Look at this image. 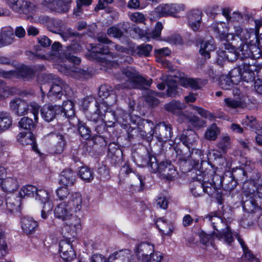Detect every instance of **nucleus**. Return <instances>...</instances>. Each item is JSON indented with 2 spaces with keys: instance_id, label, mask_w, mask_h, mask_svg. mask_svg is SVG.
Wrapping results in <instances>:
<instances>
[{
  "instance_id": "obj_16",
  "label": "nucleus",
  "mask_w": 262,
  "mask_h": 262,
  "mask_svg": "<svg viewBox=\"0 0 262 262\" xmlns=\"http://www.w3.org/2000/svg\"><path fill=\"white\" fill-rule=\"evenodd\" d=\"M184 9L185 6L182 4H163L156 7L154 13L158 17L173 16Z\"/></svg>"
},
{
  "instance_id": "obj_62",
  "label": "nucleus",
  "mask_w": 262,
  "mask_h": 262,
  "mask_svg": "<svg viewBox=\"0 0 262 262\" xmlns=\"http://www.w3.org/2000/svg\"><path fill=\"white\" fill-rule=\"evenodd\" d=\"M11 92L5 82L0 80V98L8 97Z\"/></svg>"
},
{
  "instance_id": "obj_22",
  "label": "nucleus",
  "mask_w": 262,
  "mask_h": 262,
  "mask_svg": "<svg viewBox=\"0 0 262 262\" xmlns=\"http://www.w3.org/2000/svg\"><path fill=\"white\" fill-rule=\"evenodd\" d=\"M21 229L27 234L34 233L38 227V223L32 217L24 216L20 221Z\"/></svg>"
},
{
  "instance_id": "obj_14",
  "label": "nucleus",
  "mask_w": 262,
  "mask_h": 262,
  "mask_svg": "<svg viewBox=\"0 0 262 262\" xmlns=\"http://www.w3.org/2000/svg\"><path fill=\"white\" fill-rule=\"evenodd\" d=\"M139 262H150L153 260L155 251L154 244L149 242H142L136 245L134 249Z\"/></svg>"
},
{
  "instance_id": "obj_23",
  "label": "nucleus",
  "mask_w": 262,
  "mask_h": 262,
  "mask_svg": "<svg viewBox=\"0 0 262 262\" xmlns=\"http://www.w3.org/2000/svg\"><path fill=\"white\" fill-rule=\"evenodd\" d=\"M211 28L216 37L222 40H229L230 35H232L226 34V25L224 22H213L211 25Z\"/></svg>"
},
{
  "instance_id": "obj_26",
  "label": "nucleus",
  "mask_w": 262,
  "mask_h": 262,
  "mask_svg": "<svg viewBox=\"0 0 262 262\" xmlns=\"http://www.w3.org/2000/svg\"><path fill=\"white\" fill-rule=\"evenodd\" d=\"M19 187V183L14 177H7L3 180L2 188L3 190L8 193H13Z\"/></svg>"
},
{
  "instance_id": "obj_40",
  "label": "nucleus",
  "mask_w": 262,
  "mask_h": 262,
  "mask_svg": "<svg viewBox=\"0 0 262 262\" xmlns=\"http://www.w3.org/2000/svg\"><path fill=\"white\" fill-rule=\"evenodd\" d=\"M71 0H56L55 12L66 13L70 8Z\"/></svg>"
},
{
  "instance_id": "obj_56",
  "label": "nucleus",
  "mask_w": 262,
  "mask_h": 262,
  "mask_svg": "<svg viewBox=\"0 0 262 262\" xmlns=\"http://www.w3.org/2000/svg\"><path fill=\"white\" fill-rule=\"evenodd\" d=\"M78 131L81 137L88 139L90 137L91 130L90 128L83 123L79 121Z\"/></svg>"
},
{
  "instance_id": "obj_38",
  "label": "nucleus",
  "mask_w": 262,
  "mask_h": 262,
  "mask_svg": "<svg viewBox=\"0 0 262 262\" xmlns=\"http://www.w3.org/2000/svg\"><path fill=\"white\" fill-rule=\"evenodd\" d=\"M60 107L61 113H63L66 117L70 118L74 117L75 111L74 108V103L73 101L71 100L64 101L62 106Z\"/></svg>"
},
{
  "instance_id": "obj_55",
  "label": "nucleus",
  "mask_w": 262,
  "mask_h": 262,
  "mask_svg": "<svg viewBox=\"0 0 262 262\" xmlns=\"http://www.w3.org/2000/svg\"><path fill=\"white\" fill-rule=\"evenodd\" d=\"M13 197L11 198H6V207L10 212L17 210L21 204V203L19 202H15V203H12L11 201H13Z\"/></svg>"
},
{
  "instance_id": "obj_52",
  "label": "nucleus",
  "mask_w": 262,
  "mask_h": 262,
  "mask_svg": "<svg viewBox=\"0 0 262 262\" xmlns=\"http://www.w3.org/2000/svg\"><path fill=\"white\" fill-rule=\"evenodd\" d=\"M20 75L24 78H30L34 75L32 68L24 66L20 68L19 71Z\"/></svg>"
},
{
  "instance_id": "obj_48",
  "label": "nucleus",
  "mask_w": 262,
  "mask_h": 262,
  "mask_svg": "<svg viewBox=\"0 0 262 262\" xmlns=\"http://www.w3.org/2000/svg\"><path fill=\"white\" fill-rule=\"evenodd\" d=\"M19 127L26 130H30L34 127L32 120L28 117L22 118L18 122Z\"/></svg>"
},
{
  "instance_id": "obj_54",
  "label": "nucleus",
  "mask_w": 262,
  "mask_h": 262,
  "mask_svg": "<svg viewBox=\"0 0 262 262\" xmlns=\"http://www.w3.org/2000/svg\"><path fill=\"white\" fill-rule=\"evenodd\" d=\"M55 137L57 141L56 152L57 154H60L63 150L64 147L66 145V141L64 140V137L62 135L57 134L55 135Z\"/></svg>"
},
{
  "instance_id": "obj_41",
  "label": "nucleus",
  "mask_w": 262,
  "mask_h": 262,
  "mask_svg": "<svg viewBox=\"0 0 262 262\" xmlns=\"http://www.w3.org/2000/svg\"><path fill=\"white\" fill-rule=\"evenodd\" d=\"M37 192V188L33 185H29L23 186L19 192L20 197L25 196L35 197L36 192Z\"/></svg>"
},
{
  "instance_id": "obj_5",
  "label": "nucleus",
  "mask_w": 262,
  "mask_h": 262,
  "mask_svg": "<svg viewBox=\"0 0 262 262\" xmlns=\"http://www.w3.org/2000/svg\"><path fill=\"white\" fill-rule=\"evenodd\" d=\"M113 116L112 120H108L114 125L118 123L123 128L125 129L129 138H134L135 136L141 137L146 136V133L148 132L149 127L146 125V122L143 121L146 119L141 120L138 116H133L128 114L122 109H117L116 113H111Z\"/></svg>"
},
{
  "instance_id": "obj_60",
  "label": "nucleus",
  "mask_w": 262,
  "mask_h": 262,
  "mask_svg": "<svg viewBox=\"0 0 262 262\" xmlns=\"http://www.w3.org/2000/svg\"><path fill=\"white\" fill-rule=\"evenodd\" d=\"M55 4L56 0H43L41 6L46 11L55 12Z\"/></svg>"
},
{
  "instance_id": "obj_7",
  "label": "nucleus",
  "mask_w": 262,
  "mask_h": 262,
  "mask_svg": "<svg viewBox=\"0 0 262 262\" xmlns=\"http://www.w3.org/2000/svg\"><path fill=\"white\" fill-rule=\"evenodd\" d=\"M99 43L92 48V53H98L101 55H107L108 57L114 58V55L111 52L114 50L117 52L116 56L120 58V62L131 63L133 59L128 54L129 50L122 46L115 45L110 40L105 34L99 35L97 37Z\"/></svg>"
},
{
  "instance_id": "obj_63",
  "label": "nucleus",
  "mask_w": 262,
  "mask_h": 262,
  "mask_svg": "<svg viewBox=\"0 0 262 262\" xmlns=\"http://www.w3.org/2000/svg\"><path fill=\"white\" fill-rule=\"evenodd\" d=\"M205 83L201 79H193L190 78L189 87L194 90L201 89Z\"/></svg>"
},
{
  "instance_id": "obj_21",
  "label": "nucleus",
  "mask_w": 262,
  "mask_h": 262,
  "mask_svg": "<svg viewBox=\"0 0 262 262\" xmlns=\"http://www.w3.org/2000/svg\"><path fill=\"white\" fill-rule=\"evenodd\" d=\"M85 204L84 198L79 192H73L71 193L68 204L72 207L75 212L81 211L82 206Z\"/></svg>"
},
{
  "instance_id": "obj_15",
  "label": "nucleus",
  "mask_w": 262,
  "mask_h": 262,
  "mask_svg": "<svg viewBox=\"0 0 262 262\" xmlns=\"http://www.w3.org/2000/svg\"><path fill=\"white\" fill-rule=\"evenodd\" d=\"M238 50L235 49L234 47L229 43H224V47L217 52L218 57L217 62L219 64H222L223 61L228 60L233 61L237 58L245 61V59H242L238 56Z\"/></svg>"
},
{
  "instance_id": "obj_47",
  "label": "nucleus",
  "mask_w": 262,
  "mask_h": 262,
  "mask_svg": "<svg viewBox=\"0 0 262 262\" xmlns=\"http://www.w3.org/2000/svg\"><path fill=\"white\" fill-rule=\"evenodd\" d=\"M231 139L228 135H223L217 143L218 147L224 152L230 148Z\"/></svg>"
},
{
  "instance_id": "obj_13",
  "label": "nucleus",
  "mask_w": 262,
  "mask_h": 262,
  "mask_svg": "<svg viewBox=\"0 0 262 262\" xmlns=\"http://www.w3.org/2000/svg\"><path fill=\"white\" fill-rule=\"evenodd\" d=\"M95 106L96 110L94 113L88 115L87 117L90 121L95 123L99 122L100 123V125H98L95 128L96 132L99 133L102 132L104 129V122L106 121V117H108L110 116L113 117L110 113H116V112H109L105 115L106 113V107L104 105L103 108V106L101 105L100 101H95Z\"/></svg>"
},
{
  "instance_id": "obj_51",
  "label": "nucleus",
  "mask_w": 262,
  "mask_h": 262,
  "mask_svg": "<svg viewBox=\"0 0 262 262\" xmlns=\"http://www.w3.org/2000/svg\"><path fill=\"white\" fill-rule=\"evenodd\" d=\"M177 174L174 166L168 163L167 167H166V171L164 173V177H165L168 180H172L176 177Z\"/></svg>"
},
{
  "instance_id": "obj_45",
  "label": "nucleus",
  "mask_w": 262,
  "mask_h": 262,
  "mask_svg": "<svg viewBox=\"0 0 262 262\" xmlns=\"http://www.w3.org/2000/svg\"><path fill=\"white\" fill-rule=\"evenodd\" d=\"M8 253V247L5 233L0 231V258L6 256Z\"/></svg>"
},
{
  "instance_id": "obj_44",
  "label": "nucleus",
  "mask_w": 262,
  "mask_h": 262,
  "mask_svg": "<svg viewBox=\"0 0 262 262\" xmlns=\"http://www.w3.org/2000/svg\"><path fill=\"white\" fill-rule=\"evenodd\" d=\"M142 164L150 167L152 172H158L159 164L157 163L156 157L148 156L147 158L142 162Z\"/></svg>"
},
{
  "instance_id": "obj_20",
  "label": "nucleus",
  "mask_w": 262,
  "mask_h": 262,
  "mask_svg": "<svg viewBox=\"0 0 262 262\" xmlns=\"http://www.w3.org/2000/svg\"><path fill=\"white\" fill-rule=\"evenodd\" d=\"M108 262H134L131 251L128 249L115 251L108 256Z\"/></svg>"
},
{
  "instance_id": "obj_64",
  "label": "nucleus",
  "mask_w": 262,
  "mask_h": 262,
  "mask_svg": "<svg viewBox=\"0 0 262 262\" xmlns=\"http://www.w3.org/2000/svg\"><path fill=\"white\" fill-rule=\"evenodd\" d=\"M130 19L134 22L137 23H141L144 21L145 18L142 13L139 12H136L133 13L130 15Z\"/></svg>"
},
{
  "instance_id": "obj_24",
  "label": "nucleus",
  "mask_w": 262,
  "mask_h": 262,
  "mask_svg": "<svg viewBox=\"0 0 262 262\" xmlns=\"http://www.w3.org/2000/svg\"><path fill=\"white\" fill-rule=\"evenodd\" d=\"M0 38L5 46L12 44L15 40L13 29L10 26L3 27L0 32Z\"/></svg>"
},
{
  "instance_id": "obj_33",
  "label": "nucleus",
  "mask_w": 262,
  "mask_h": 262,
  "mask_svg": "<svg viewBox=\"0 0 262 262\" xmlns=\"http://www.w3.org/2000/svg\"><path fill=\"white\" fill-rule=\"evenodd\" d=\"M35 199L39 201L42 204L45 205L50 203L53 204L52 199V191L44 189H37V192H36Z\"/></svg>"
},
{
  "instance_id": "obj_1",
  "label": "nucleus",
  "mask_w": 262,
  "mask_h": 262,
  "mask_svg": "<svg viewBox=\"0 0 262 262\" xmlns=\"http://www.w3.org/2000/svg\"><path fill=\"white\" fill-rule=\"evenodd\" d=\"M116 78L118 80H124L125 83L118 84L115 87V91L112 90V88L108 85H102L99 88L98 92L99 98L95 101H100L101 105L106 107V111L108 107L115 104L117 101V91L123 88H136L138 83H145L149 86L151 81H146L145 79L140 76L136 70L131 67H128L122 70L121 74L116 75Z\"/></svg>"
},
{
  "instance_id": "obj_6",
  "label": "nucleus",
  "mask_w": 262,
  "mask_h": 262,
  "mask_svg": "<svg viewBox=\"0 0 262 262\" xmlns=\"http://www.w3.org/2000/svg\"><path fill=\"white\" fill-rule=\"evenodd\" d=\"M234 33L230 35L231 38L233 36H236L241 41L240 45H237L236 48L238 50V56L242 59H245V60L249 58L255 59L257 63H260L261 65V62H259L261 50L255 45L249 46L247 43L248 40L254 33L253 29H243L240 26L237 25L234 26Z\"/></svg>"
},
{
  "instance_id": "obj_25",
  "label": "nucleus",
  "mask_w": 262,
  "mask_h": 262,
  "mask_svg": "<svg viewBox=\"0 0 262 262\" xmlns=\"http://www.w3.org/2000/svg\"><path fill=\"white\" fill-rule=\"evenodd\" d=\"M17 140L23 145H30L34 151L38 152L35 137L31 132L19 133L17 136Z\"/></svg>"
},
{
  "instance_id": "obj_37",
  "label": "nucleus",
  "mask_w": 262,
  "mask_h": 262,
  "mask_svg": "<svg viewBox=\"0 0 262 262\" xmlns=\"http://www.w3.org/2000/svg\"><path fill=\"white\" fill-rule=\"evenodd\" d=\"M185 105L180 101L172 100L166 104L165 108L166 111L177 115L180 111L185 108Z\"/></svg>"
},
{
  "instance_id": "obj_49",
  "label": "nucleus",
  "mask_w": 262,
  "mask_h": 262,
  "mask_svg": "<svg viewBox=\"0 0 262 262\" xmlns=\"http://www.w3.org/2000/svg\"><path fill=\"white\" fill-rule=\"evenodd\" d=\"M161 95V93L150 91V93H148L145 99L150 105H156L158 104L159 100L156 97H160Z\"/></svg>"
},
{
  "instance_id": "obj_11",
  "label": "nucleus",
  "mask_w": 262,
  "mask_h": 262,
  "mask_svg": "<svg viewBox=\"0 0 262 262\" xmlns=\"http://www.w3.org/2000/svg\"><path fill=\"white\" fill-rule=\"evenodd\" d=\"M144 122L150 129L148 133L150 136H155L159 141L166 142L171 138L172 129L170 124L162 122L155 126L154 123L149 120Z\"/></svg>"
},
{
  "instance_id": "obj_2",
  "label": "nucleus",
  "mask_w": 262,
  "mask_h": 262,
  "mask_svg": "<svg viewBox=\"0 0 262 262\" xmlns=\"http://www.w3.org/2000/svg\"><path fill=\"white\" fill-rule=\"evenodd\" d=\"M61 48L59 42H55L52 45L50 53L51 59L59 64L61 72L66 75H70L75 79L86 78L89 75L88 72L76 66L80 63V59L69 52L71 47L67 49L66 53H62Z\"/></svg>"
},
{
  "instance_id": "obj_31",
  "label": "nucleus",
  "mask_w": 262,
  "mask_h": 262,
  "mask_svg": "<svg viewBox=\"0 0 262 262\" xmlns=\"http://www.w3.org/2000/svg\"><path fill=\"white\" fill-rule=\"evenodd\" d=\"M212 234H208L205 233H202L200 234L201 242L205 246V249L210 252H213L216 249L215 245L213 243L214 235L215 234L213 233Z\"/></svg>"
},
{
  "instance_id": "obj_39",
  "label": "nucleus",
  "mask_w": 262,
  "mask_h": 262,
  "mask_svg": "<svg viewBox=\"0 0 262 262\" xmlns=\"http://www.w3.org/2000/svg\"><path fill=\"white\" fill-rule=\"evenodd\" d=\"M220 129L215 124L211 125L205 133V138L209 141L215 140L220 133Z\"/></svg>"
},
{
  "instance_id": "obj_17",
  "label": "nucleus",
  "mask_w": 262,
  "mask_h": 262,
  "mask_svg": "<svg viewBox=\"0 0 262 262\" xmlns=\"http://www.w3.org/2000/svg\"><path fill=\"white\" fill-rule=\"evenodd\" d=\"M63 94L70 96L71 94V89L62 80L58 79L50 88L48 97L55 96L59 99Z\"/></svg>"
},
{
  "instance_id": "obj_53",
  "label": "nucleus",
  "mask_w": 262,
  "mask_h": 262,
  "mask_svg": "<svg viewBox=\"0 0 262 262\" xmlns=\"http://www.w3.org/2000/svg\"><path fill=\"white\" fill-rule=\"evenodd\" d=\"M107 33L110 36L120 38L122 36L123 31L117 26H113L108 28Z\"/></svg>"
},
{
  "instance_id": "obj_43",
  "label": "nucleus",
  "mask_w": 262,
  "mask_h": 262,
  "mask_svg": "<svg viewBox=\"0 0 262 262\" xmlns=\"http://www.w3.org/2000/svg\"><path fill=\"white\" fill-rule=\"evenodd\" d=\"M202 159V155L201 151L196 150L194 152H192L188 159L185 160V163H188L191 166V168L198 165L200 160Z\"/></svg>"
},
{
  "instance_id": "obj_42",
  "label": "nucleus",
  "mask_w": 262,
  "mask_h": 262,
  "mask_svg": "<svg viewBox=\"0 0 262 262\" xmlns=\"http://www.w3.org/2000/svg\"><path fill=\"white\" fill-rule=\"evenodd\" d=\"M80 178L86 182H90L94 179L93 171L86 166L81 167L79 171Z\"/></svg>"
},
{
  "instance_id": "obj_59",
  "label": "nucleus",
  "mask_w": 262,
  "mask_h": 262,
  "mask_svg": "<svg viewBox=\"0 0 262 262\" xmlns=\"http://www.w3.org/2000/svg\"><path fill=\"white\" fill-rule=\"evenodd\" d=\"M77 8L74 9V13L76 15H79L82 12L81 7L82 6H89L92 3L91 0H76Z\"/></svg>"
},
{
  "instance_id": "obj_46",
  "label": "nucleus",
  "mask_w": 262,
  "mask_h": 262,
  "mask_svg": "<svg viewBox=\"0 0 262 262\" xmlns=\"http://www.w3.org/2000/svg\"><path fill=\"white\" fill-rule=\"evenodd\" d=\"M257 207L258 204L256 203L255 200L251 197L244 201L243 203V209L248 213L253 212Z\"/></svg>"
},
{
  "instance_id": "obj_50",
  "label": "nucleus",
  "mask_w": 262,
  "mask_h": 262,
  "mask_svg": "<svg viewBox=\"0 0 262 262\" xmlns=\"http://www.w3.org/2000/svg\"><path fill=\"white\" fill-rule=\"evenodd\" d=\"M79 34L74 32L72 29L69 28L60 33L61 37L64 41L73 40L74 37L77 36Z\"/></svg>"
},
{
  "instance_id": "obj_28",
  "label": "nucleus",
  "mask_w": 262,
  "mask_h": 262,
  "mask_svg": "<svg viewBox=\"0 0 262 262\" xmlns=\"http://www.w3.org/2000/svg\"><path fill=\"white\" fill-rule=\"evenodd\" d=\"M157 227L161 233L166 235H171L173 230V224L163 217L159 218L156 223Z\"/></svg>"
},
{
  "instance_id": "obj_34",
  "label": "nucleus",
  "mask_w": 262,
  "mask_h": 262,
  "mask_svg": "<svg viewBox=\"0 0 262 262\" xmlns=\"http://www.w3.org/2000/svg\"><path fill=\"white\" fill-rule=\"evenodd\" d=\"M224 106L232 109L244 108L246 106V103L241 99L227 98L224 99Z\"/></svg>"
},
{
  "instance_id": "obj_4",
  "label": "nucleus",
  "mask_w": 262,
  "mask_h": 262,
  "mask_svg": "<svg viewBox=\"0 0 262 262\" xmlns=\"http://www.w3.org/2000/svg\"><path fill=\"white\" fill-rule=\"evenodd\" d=\"M205 219L211 223L213 228L217 231L213 232V234H215L216 237L219 240L230 244L234 241V237H236L243 249L245 260L247 262H259L258 259L249 250L238 234L236 232L231 231L225 220L213 213L207 215Z\"/></svg>"
},
{
  "instance_id": "obj_18",
  "label": "nucleus",
  "mask_w": 262,
  "mask_h": 262,
  "mask_svg": "<svg viewBox=\"0 0 262 262\" xmlns=\"http://www.w3.org/2000/svg\"><path fill=\"white\" fill-rule=\"evenodd\" d=\"M59 251L60 256L66 261H71L76 259L75 252L69 240L63 239L60 241Z\"/></svg>"
},
{
  "instance_id": "obj_30",
  "label": "nucleus",
  "mask_w": 262,
  "mask_h": 262,
  "mask_svg": "<svg viewBox=\"0 0 262 262\" xmlns=\"http://www.w3.org/2000/svg\"><path fill=\"white\" fill-rule=\"evenodd\" d=\"M215 49L214 40L211 38L207 40H203L200 44V53L206 58L210 57V53Z\"/></svg>"
},
{
  "instance_id": "obj_10",
  "label": "nucleus",
  "mask_w": 262,
  "mask_h": 262,
  "mask_svg": "<svg viewBox=\"0 0 262 262\" xmlns=\"http://www.w3.org/2000/svg\"><path fill=\"white\" fill-rule=\"evenodd\" d=\"M12 110L19 116H23L29 112L31 113L34 116L35 121L38 120V115L40 106L35 102H31L29 104L21 99H15L10 103Z\"/></svg>"
},
{
  "instance_id": "obj_58",
  "label": "nucleus",
  "mask_w": 262,
  "mask_h": 262,
  "mask_svg": "<svg viewBox=\"0 0 262 262\" xmlns=\"http://www.w3.org/2000/svg\"><path fill=\"white\" fill-rule=\"evenodd\" d=\"M68 186L60 187L56 190V194L58 198L63 200L70 196V194Z\"/></svg>"
},
{
  "instance_id": "obj_29",
  "label": "nucleus",
  "mask_w": 262,
  "mask_h": 262,
  "mask_svg": "<svg viewBox=\"0 0 262 262\" xmlns=\"http://www.w3.org/2000/svg\"><path fill=\"white\" fill-rule=\"evenodd\" d=\"M75 180V173L71 169H65L60 174L59 183L64 186H69L74 184Z\"/></svg>"
},
{
  "instance_id": "obj_36",
  "label": "nucleus",
  "mask_w": 262,
  "mask_h": 262,
  "mask_svg": "<svg viewBox=\"0 0 262 262\" xmlns=\"http://www.w3.org/2000/svg\"><path fill=\"white\" fill-rule=\"evenodd\" d=\"M12 125L10 114L7 112H0V133L8 129Z\"/></svg>"
},
{
  "instance_id": "obj_19",
  "label": "nucleus",
  "mask_w": 262,
  "mask_h": 262,
  "mask_svg": "<svg viewBox=\"0 0 262 262\" xmlns=\"http://www.w3.org/2000/svg\"><path fill=\"white\" fill-rule=\"evenodd\" d=\"M40 114L41 117L49 122L53 120L56 115L61 114V107L57 105H45L40 110Z\"/></svg>"
},
{
  "instance_id": "obj_3",
  "label": "nucleus",
  "mask_w": 262,
  "mask_h": 262,
  "mask_svg": "<svg viewBox=\"0 0 262 262\" xmlns=\"http://www.w3.org/2000/svg\"><path fill=\"white\" fill-rule=\"evenodd\" d=\"M260 68V63L255 59H247L241 65L232 69L229 75L221 76L219 85L222 89L229 90L233 85L238 84L241 80L246 82H252L255 79V73Z\"/></svg>"
},
{
  "instance_id": "obj_32",
  "label": "nucleus",
  "mask_w": 262,
  "mask_h": 262,
  "mask_svg": "<svg viewBox=\"0 0 262 262\" xmlns=\"http://www.w3.org/2000/svg\"><path fill=\"white\" fill-rule=\"evenodd\" d=\"M196 135L192 130H184L181 137V140L183 144L189 149L195 142Z\"/></svg>"
},
{
  "instance_id": "obj_12",
  "label": "nucleus",
  "mask_w": 262,
  "mask_h": 262,
  "mask_svg": "<svg viewBox=\"0 0 262 262\" xmlns=\"http://www.w3.org/2000/svg\"><path fill=\"white\" fill-rule=\"evenodd\" d=\"M196 178V180L194 181L191 184V192L195 197L201 196L203 193H206L209 195H212L215 191V185L214 183L208 182L206 180V176Z\"/></svg>"
},
{
  "instance_id": "obj_27",
  "label": "nucleus",
  "mask_w": 262,
  "mask_h": 262,
  "mask_svg": "<svg viewBox=\"0 0 262 262\" xmlns=\"http://www.w3.org/2000/svg\"><path fill=\"white\" fill-rule=\"evenodd\" d=\"M201 20L202 16L201 13L198 11L191 12L188 14V26L194 31H196L199 30Z\"/></svg>"
},
{
  "instance_id": "obj_61",
  "label": "nucleus",
  "mask_w": 262,
  "mask_h": 262,
  "mask_svg": "<svg viewBox=\"0 0 262 262\" xmlns=\"http://www.w3.org/2000/svg\"><path fill=\"white\" fill-rule=\"evenodd\" d=\"M188 123L190 124L193 127H200L203 125L204 122L198 116L190 115Z\"/></svg>"
},
{
  "instance_id": "obj_9",
  "label": "nucleus",
  "mask_w": 262,
  "mask_h": 262,
  "mask_svg": "<svg viewBox=\"0 0 262 262\" xmlns=\"http://www.w3.org/2000/svg\"><path fill=\"white\" fill-rule=\"evenodd\" d=\"M5 1L7 5L14 11L20 14H24L25 18L31 22L34 21V14L37 9L35 4L25 0Z\"/></svg>"
},
{
  "instance_id": "obj_8",
  "label": "nucleus",
  "mask_w": 262,
  "mask_h": 262,
  "mask_svg": "<svg viewBox=\"0 0 262 262\" xmlns=\"http://www.w3.org/2000/svg\"><path fill=\"white\" fill-rule=\"evenodd\" d=\"M56 218L65 222L63 230L69 234L74 236L81 229L80 219L74 215L68 203L62 202L58 204L54 210Z\"/></svg>"
},
{
  "instance_id": "obj_35",
  "label": "nucleus",
  "mask_w": 262,
  "mask_h": 262,
  "mask_svg": "<svg viewBox=\"0 0 262 262\" xmlns=\"http://www.w3.org/2000/svg\"><path fill=\"white\" fill-rule=\"evenodd\" d=\"M166 83L167 86V95L169 97L175 96L178 92L176 80H174L171 76H168L166 77Z\"/></svg>"
},
{
  "instance_id": "obj_57",
  "label": "nucleus",
  "mask_w": 262,
  "mask_h": 262,
  "mask_svg": "<svg viewBox=\"0 0 262 262\" xmlns=\"http://www.w3.org/2000/svg\"><path fill=\"white\" fill-rule=\"evenodd\" d=\"M137 50L138 54L140 55L147 56L152 50V46L149 44H143L138 47Z\"/></svg>"
}]
</instances>
